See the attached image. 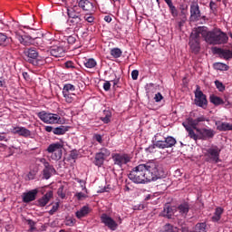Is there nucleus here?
<instances>
[{
	"label": "nucleus",
	"instance_id": "1",
	"mask_svg": "<svg viewBox=\"0 0 232 232\" xmlns=\"http://www.w3.org/2000/svg\"><path fill=\"white\" fill-rule=\"evenodd\" d=\"M162 169L159 164L149 161L145 164H140L134 167L128 175V178L134 184H148L159 180L163 175Z\"/></svg>",
	"mask_w": 232,
	"mask_h": 232
},
{
	"label": "nucleus",
	"instance_id": "2",
	"mask_svg": "<svg viewBox=\"0 0 232 232\" xmlns=\"http://www.w3.org/2000/svg\"><path fill=\"white\" fill-rule=\"evenodd\" d=\"M201 28V36L205 39L208 44H227V41H229V37L227 34L222 32L220 29H216L213 31H207L204 27Z\"/></svg>",
	"mask_w": 232,
	"mask_h": 232
},
{
	"label": "nucleus",
	"instance_id": "3",
	"mask_svg": "<svg viewBox=\"0 0 232 232\" xmlns=\"http://www.w3.org/2000/svg\"><path fill=\"white\" fill-rule=\"evenodd\" d=\"M202 122H209V119L206 116L201 115L196 119L190 118L188 119L189 126H192L193 130L199 134V140H209V139H213L215 137V131L213 129H207V128H198Z\"/></svg>",
	"mask_w": 232,
	"mask_h": 232
},
{
	"label": "nucleus",
	"instance_id": "4",
	"mask_svg": "<svg viewBox=\"0 0 232 232\" xmlns=\"http://www.w3.org/2000/svg\"><path fill=\"white\" fill-rule=\"evenodd\" d=\"M162 135L160 133H157L153 138V145L149 148L150 150H155L158 148L159 150H166L168 148H173L175 144H177V140L172 136H168L167 138L160 139Z\"/></svg>",
	"mask_w": 232,
	"mask_h": 232
},
{
	"label": "nucleus",
	"instance_id": "5",
	"mask_svg": "<svg viewBox=\"0 0 232 232\" xmlns=\"http://www.w3.org/2000/svg\"><path fill=\"white\" fill-rule=\"evenodd\" d=\"M220 151L222 150L217 145H211L209 148L204 149L203 154L206 162L218 164L220 162Z\"/></svg>",
	"mask_w": 232,
	"mask_h": 232
},
{
	"label": "nucleus",
	"instance_id": "6",
	"mask_svg": "<svg viewBox=\"0 0 232 232\" xmlns=\"http://www.w3.org/2000/svg\"><path fill=\"white\" fill-rule=\"evenodd\" d=\"M202 29L201 27H198L196 30H194L189 37L188 46L190 47V50L192 53H198L200 52V37H202Z\"/></svg>",
	"mask_w": 232,
	"mask_h": 232
},
{
	"label": "nucleus",
	"instance_id": "7",
	"mask_svg": "<svg viewBox=\"0 0 232 232\" xmlns=\"http://www.w3.org/2000/svg\"><path fill=\"white\" fill-rule=\"evenodd\" d=\"M37 117L45 124H59L61 121L59 114L48 113L44 111L38 112Z\"/></svg>",
	"mask_w": 232,
	"mask_h": 232
},
{
	"label": "nucleus",
	"instance_id": "8",
	"mask_svg": "<svg viewBox=\"0 0 232 232\" xmlns=\"http://www.w3.org/2000/svg\"><path fill=\"white\" fill-rule=\"evenodd\" d=\"M111 159L114 166H119V168H122V166L131 162V155L128 153H113L111 155Z\"/></svg>",
	"mask_w": 232,
	"mask_h": 232
},
{
	"label": "nucleus",
	"instance_id": "9",
	"mask_svg": "<svg viewBox=\"0 0 232 232\" xmlns=\"http://www.w3.org/2000/svg\"><path fill=\"white\" fill-rule=\"evenodd\" d=\"M202 19V12H200V5L198 2L192 1L190 4V16L189 20L191 23H197Z\"/></svg>",
	"mask_w": 232,
	"mask_h": 232
},
{
	"label": "nucleus",
	"instance_id": "10",
	"mask_svg": "<svg viewBox=\"0 0 232 232\" xmlns=\"http://www.w3.org/2000/svg\"><path fill=\"white\" fill-rule=\"evenodd\" d=\"M39 57V52H37V49L34 47L25 48L24 50V59L27 63H30V64H35L37 62L35 60Z\"/></svg>",
	"mask_w": 232,
	"mask_h": 232
},
{
	"label": "nucleus",
	"instance_id": "11",
	"mask_svg": "<svg viewBox=\"0 0 232 232\" xmlns=\"http://www.w3.org/2000/svg\"><path fill=\"white\" fill-rule=\"evenodd\" d=\"M195 104L196 106L203 108L204 110L208 108V98L206 97V94L200 91V87L198 86L195 92Z\"/></svg>",
	"mask_w": 232,
	"mask_h": 232
},
{
	"label": "nucleus",
	"instance_id": "12",
	"mask_svg": "<svg viewBox=\"0 0 232 232\" xmlns=\"http://www.w3.org/2000/svg\"><path fill=\"white\" fill-rule=\"evenodd\" d=\"M63 144L56 142L52 143L48 146L46 151L47 153H54L52 155L53 160H61V157H63ZM55 151H58V153H55Z\"/></svg>",
	"mask_w": 232,
	"mask_h": 232
},
{
	"label": "nucleus",
	"instance_id": "13",
	"mask_svg": "<svg viewBox=\"0 0 232 232\" xmlns=\"http://www.w3.org/2000/svg\"><path fill=\"white\" fill-rule=\"evenodd\" d=\"M100 218L102 224H104V226L111 229V231H115L117 227H119V224H117V221L111 217L108 216V214L106 213L102 214Z\"/></svg>",
	"mask_w": 232,
	"mask_h": 232
},
{
	"label": "nucleus",
	"instance_id": "14",
	"mask_svg": "<svg viewBox=\"0 0 232 232\" xmlns=\"http://www.w3.org/2000/svg\"><path fill=\"white\" fill-rule=\"evenodd\" d=\"M39 162L44 164L43 177L48 180L52 177V173L55 172V169L44 158L39 159Z\"/></svg>",
	"mask_w": 232,
	"mask_h": 232
},
{
	"label": "nucleus",
	"instance_id": "15",
	"mask_svg": "<svg viewBox=\"0 0 232 232\" xmlns=\"http://www.w3.org/2000/svg\"><path fill=\"white\" fill-rule=\"evenodd\" d=\"M78 6L83 12H87L88 14H93L95 12V5L90 0H80L78 2Z\"/></svg>",
	"mask_w": 232,
	"mask_h": 232
},
{
	"label": "nucleus",
	"instance_id": "16",
	"mask_svg": "<svg viewBox=\"0 0 232 232\" xmlns=\"http://www.w3.org/2000/svg\"><path fill=\"white\" fill-rule=\"evenodd\" d=\"M37 193H39V189L37 188L23 193L22 195L23 202H24V204H29V202H34V200L37 198Z\"/></svg>",
	"mask_w": 232,
	"mask_h": 232
},
{
	"label": "nucleus",
	"instance_id": "17",
	"mask_svg": "<svg viewBox=\"0 0 232 232\" xmlns=\"http://www.w3.org/2000/svg\"><path fill=\"white\" fill-rule=\"evenodd\" d=\"M213 53H216L218 55H220V57H223V59H226L228 61V59H232V51L227 49H222L219 47H214L212 48Z\"/></svg>",
	"mask_w": 232,
	"mask_h": 232
},
{
	"label": "nucleus",
	"instance_id": "18",
	"mask_svg": "<svg viewBox=\"0 0 232 232\" xmlns=\"http://www.w3.org/2000/svg\"><path fill=\"white\" fill-rule=\"evenodd\" d=\"M52 198H53V191L50 190L37 200L39 208H44V206H46V204H48Z\"/></svg>",
	"mask_w": 232,
	"mask_h": 232
},
{
	"label": "nucleus",
	"instance_id": "19",
	"mask_svg": "<svg viewBox=\"0 0 232 232\" xmlns=\"http://www.w3.org/2000/svg\"><path fill=\"white\" fill-rule=\"evenodd\" d=\"M67 23L70 26L74 28L75 32H78V30H81V28H82L84 20H82V16H80V17L74 18L72 20H68Z\"/></svg>",
	"mask_w": 232,
	"mask_h": 232
},
{
	"label": "nucleus",
	"instance_id": "20",
	"mask_svg": "<svg viewBox=\"0 0 232 232\" xmlns=\"http://www.w3.org/2000/svg\"><path fill=\"white\" fill-rule=\"evenodd\" d=\"M11 44V50H15L14 47V40L11 37L6 36L5 34L0 33V46H8Z\"/></svg>",
	"mask_w": 232,
	"mask_h": 232
},
{
	"label": "nucleus",
	"instance_id": "21",
	"mask_svg": "<svg viewBox=\"0 0 232 232\" xmlns=\"http://www.w3.org/2000/svg\"><path fill=\"white\" fill-rule=\"evenodd\" d=\"M215 125L217 126V130L218 131H232V124L229 122L217 121H215Z\"/></svg>",
	"mask_w": 232,
	"mask_h": 232
},
{
	"label": "nucleus",
	"instance_id": "22",
	"mask_svg": "<svg viewBox=\"0 0 232 232\" xmlns=\"http://www.w3.org/2000/svg\"><path fill=\"white\" fill-rule=\"evenodd\" d=\"M14 133L20 135V137H24L25 139L32 136V131L24 127H15L14 129Z\"/></svg>",
	"mask_w": 232,
	"mask_h": 232
},
{
	"label": "nucleus",
	"instance_id": "23",
	"mask_svg": "<svg viewBox=\"0 0 232 232\" xmlns=\"http://www.w3.org/2000/svg\"><path fill=\"white\" fill-rule=\"evenodd\" d=\"M50 53L53 57H63V55H64V48L61 46H54L50 50Z\"/></svg>",
	"mask_w": 232,
	"mask_h": 232
},
{
	"label": "nucleus",
	"instance_id": "24",
	"mask_svg": "<svg viewBox=\"0 0 232 232\" xmlns=\"http://www.w3.org/2000/svg\"><path fill=\"white\" fill-rule=\"evenodd\" d=\"M90 214V207L83 206L80 210L76 211L75 215L78 218H84Z\"/></svg>",
	"mask_w": 232,
	"mask_h": 232
},
{
	"label": "nucleus",
	"instance_id": "25",
	"mask_svg": "<svg viewBox=\"0 0 232 232\" xmlns=\"http://www.w3.org/2000/svg\"><path fill=\"white\" fill-rule=\"evenodd\" d=\"M16 39L19 41L21 44H24V46H30V44L32 43V37L27 35H16Z\"/></svg>",
	"mask_w": 232,
	"mask_h": 232
},
{
	"label": "nucleus",
	"instance_id": "26",
	"mask_svg": "<svg viewBox=\"0 0 232 232\" xmlns=\"http://www.w3.org/2000/svg\"><path fill=\"white\" fill-rule=\"evenodd\" d=\"M161 215L166 218H171V217L175 215V211H173V208H171L169 205H165Z\"/></svg>",
	"mask_w": 232,
	"mask_h": 232
},
{
	"label": "nucleus",
	"instance_id": "27",
	"mask_svg": "<svg viewBox=\"0 0 232 232\" xmlns=\"http://www.w3.org/2000/svg\"><path fill=\"white\" fill-rule=\"evenodd\" d=\"M223 213H224V208L218 207L215 209L214 217H212V222H219L220 218H222Z\"/></svg>",
	"mask_w": 232,
	"mask_h": 232
},
{
	"label": "nucleus",
	"instance_id": "28",
	"mask_svg": "<svg viewBox=\"0 0 232 232\" xmlns=\"http://www.w3.org/2000/svg\"><path fill=\"white\" fill-rule=\"evenodd\" d=\"M69 130H70V127L61 125L59 127L54 128L53 130V133L54 135H64L66 133V131H68Z\"/></svg>",
	"mask_w": 232,
	"mask_h": 232
},
{
	"label": "nucleus",
	"instance_id": "29",
	"mask_svg": "<svg viewBox=\"0 0 232 232\" xmlns=\"http://www.w3.org/2000/svg\"><path fill=\"white\" fill-rule=\"evenodd\" d=\"M103 121V124H110L111 122V112L110 110L103 111V116L100 118Z\"/></svg>",
	"mask_w": 232,
	"mask_h": 232
},
{
	"label": "nucleus",
	"instance_id": "30",
	"mask_svg": "<svg viewBox=\"0 0 232 232\" xmlns=\"http://www.w3.org/2000/svg\"><path fill=\"white\" fill-rule=\"evenodd\" d=\"M207 227L208 225L206 224V222L198 223L190 232H208Z\"/></svg>",
	"mask_w": 232,
	"mask_h": 232
},
{
	"label": "nucleus",
	"instance_id": "31",
	"mask_svg": "<svg viewBox=\"0 0 232 232\" xmlns=\"http://www.w3.org/2000/svg\"><path fill=\"white\" fill-rule=\"evenodd\" d=\"M63 95L65 102H67L68 104H72V102L75 101V97H77L75 93L72 92H64L63 93Z\"/></svg>",
	"mask_w": 232,
	"mask_h": 232
},
{
	"label": "nucleus",
	"instance_id": "32",
	"mask_svg": "<svg viewBox=\"0 0 232 232\" xmlns=\"http://www.w3.org/2000/svg\"><path fill=\"white\" fill-rule=\"evenodd\" d=\"M178 211L180 215H188L189 213V205L188 203H182L178 207Z\"/></svg>",
	"mask_w": 232,
	"mask_h": 232
},
{
	"label": "nucleus",
	"instance_id": "33",
	"mask_svg": "<svg viewBox=\"0 0 232 232\" xmlns=\"http://www.w3.org/2000/svg\"><path fill=\"white\" fill-rule=\"evenodd\" d=\"M83 64L85 66V68H95V66H97V61H95V59L93 58H89V59H85V61L83 62Z\"/></svg>",
	"mask_w": 232,
	"mask_h": 232
},
{
	"label": "nucleus",
	"instance_id": "34",
	"mask_svg": "<svg viewBox=\"0 0 232 232\" xmlns=\"http://www.w3.org/2000/svg\"><path fill=\"white\" fill-rule=\"evenodd\" d=\"M210 102L214 104L215 106H220V104H224V100L222 98L216 96V95H210L209 97Z\"/></svg>",
	"mask_w": 232,
	"mask_h": 232
},
{
	"label": "nucleus",
	"instance_id": "35",
	"mask_svg": "<svg viewBox=\"0 0 232 232\" xmlns=\"http://www.w3.org/2000/svg\"><path fill=\"white\" fill-rule=\"evenodd\" d=\"M106 159H104L103 157H102L101 154H98V152L95 154V158H94V161L93 164L95 166H98V168H101V166H102V164H104V160Z\"/></svg>",
	"mask_w": 232,
	"mask_h": 232
},
{
	"label": "nucleus",
	"instance_id": "36",
	"mask_svg": "<svg viewBox=\"0 0 232 232\" xmlns=\"http://www.w3.org/2000/svg\"><path fill=\"white\" fill-rule=\"evenodd\" d=\"M67 14H68V21H72L73 19H77L79 17H82V15H81V13H77L75 12L74 9H70L67 11Z\"/></svg>",
	"mask_w": 232,
	"mask_h": 232
},
{
	"label": "nucleus",
	"instance_id": "37",
	"mask_svg": "<svg viewBox=\"0 0 232 232\" xmlns=\"http://www.w3.org/2000/svg\"><path fill=\"white\" fill-rule=\"evenodd\" d=\"M111 55L114 59H119L120 57H122V50L119 47L112 48L111 49Z\"/></svg>",
	"mask_w": 232,
	"mask_h": 232
},
{
	"label": "nucleus",
	"instance_id": "38",
	"mask_svg": "<svg viewBox=\"0 0 232 232\" xmlns=\"http://www.w3.org/2000/svg\"><path fill=\"white\" fill-rule=\"evenodd\" d=\"M195 129L193 128H187V131L188 133V137L190 139H193V140H200V134L199 133H195Z\"/></svg>",
	"mask_w": 232,
	"mask_h": 232
},
{
	"label": "nucleus",
	"instance_id": "39",
	"mask_svg": "<svg viewBox=\"0 0 232 232\" xmlns=\"http://www.w3.org/2000/svg\"><path fill=\"white\" fill-rule=\"evenodd\" d=\"M213 66L215 70H220L221 72H227L229 70V66L222 63H215Z\"/></svg>",
	"mask_w": 232,
	"mask_h": 232
},
{
	"label": "nucleus",
	"instance_id": "40",
	"mask_svg": "<svg viewBox=\"0 0 232 232\" xmlns=\"http://www.w3.org/2000/svg\"><path fill=\"white\" fill-rule=\"evenodd\" d=\"M70 92H75V85L72 83L64 84L63 89V93H71Z\"/></svg>",
	"mask_w": 232,
	"mask_h": 232
},
{
	"label": "nucleus",
	"instance_id": "41",
	"mask_svg": "<svg viewBox=\"0 0 232 232\" xmlns=\"http://www.w3.org/2000/svg\"><path fill=\"white\" fill-rule=\"evenodd\" d=\"M162 232H179V227H174L171 224H166Z\"/></svg>",
	"mask_w": 232,
	"mask_h": 232
},
{
	"label": "nucleus",
	"instance_id": "42",
	"mask_svg": "<svg viewBox=\"0 0 232 232\" xmlns=\"http://www.w3.org/2000/svg\"><path fill=\"white\" fill-rule=\"evenodd\" d=\"M179 10H180V17L188 19V5H179Z\"/></svg>",
	"mask_w": 232,
	"mask_h": 232
},
{
	"label": "nucleus",
	"instance_id": "43",
	"mask_svg": "<svg viewBox=\"0 0 232 232\" xmlns=\"http://www.w3.org/2000/svg\"><path fill=\"white\" fill-rule=\"evenodd\" d=\"M111 153V152L110 151V150H108L106 148H102L100 150V151L98 152V154H100L104 159H108V157H110Z\"/></svg>",
	"mask_w": 232,
	"mask_h": 232
},
{
	"label": "nucleus",
	"instance_id": "44",
	"mask_svg": "<svg viewBox=\"0 0 232 232\" xmlns=\"http://www.w3.org/2000/svg\"><path fill=\"white\" fill-rule=\"evenodd\" d=\"M169 8L172 17H179V10L175 5H173V4L169 5Z\"/></svg>",
	"mask_w": 232,
	"mask_h": 232
},
{
	"label": "nucleus",
	"instance_id": "45",
	"mask_svg": "<svg viewBox=\"0 0 232 232\" xmlns=\"http://www.w3.org/2000/svg\"><path fill=\"white\" fill-rule=\"evenodd\" d=\"M77 37H78L77 34L67 36L66 41L68 44H75V43H77Z\"/></svg>",
	"mask_w": 232,
	"mask_h": 232
},
{
	"label": "nucleus",
	"instance_id": "46",
	"mask_svg": "<svg viewBox=\"0 0 232 232\" xmlns=\"http://www.w3.org/2000/svg\"><path fill=\"white\" fill-rule=\"evenodd\" d=\"M215 86L218 90V92H224L226 90V85L222 83V82L216 80L215 81Z\"/></svg>",
	"mask_w": 232,
	"mask_h": 232
},
{
	"label": "nucleus",
	"instance_id": "47",
	"mask_svg": "<svg viewBox=\"0 0 232 232\" xmlns=\"http://www.w3.org/2000/svg\"><path fill=\"white\" fill-rule=\"evenodd\" d=\"M38 172H39V168H34L33 170H31V171L28 173V178H29L31 180H34V179H35V175H37Z\"/></svg>",
	"mask_w": 232,
	"mask_h": 232
},
{
	"label": "nucleus",
	"instance_id": "48",
	"mask_svg": "<svg viewBox=\"0 0 232 232\" xmlns=\"http://www.w3.org/2000/svg\"><path fill=\"white\" fill-rule=\"evenodd\" d=\"M58 197L62 198H66V193L64 192V186H61L57 190Z\"/></svg>",
	"mask_w": 232,
	"mask_h": 232
},
{
	"label": "nucleus",
	"instance_id": "49",
	"mask_svg": "<svg viewBox=\"0 0 232 232\" xmlns=\"http://www.w3.org/2000/svg\"><path fill=\"white\" fill-rule=\"evenodd\" d=\"M93 13H89L83 16L84 21H87V23H93L95 21V18L92 14Z\"/></svg>",
	"mask_w": 232,
	"mask_h": 232
},
{
	"label": "nucleus",
	"instance_id": "50",
	"mask_svg": "<svg viewBox=\"0 0 232 232\" xmlns=\"http://www.w3.org/2000/svg\"><path fill=\"white\" fill-rule=\"evenodd\" d=\"M76 222L77 221L75 220V218H70L65 220V226H69L70 227H72L75 226Z\"/></svg>",
	"mask_w": 232,
	"mask_h": 232
},
{
	"label": "nucleus",
	"instance_id": "51",
	"mask_svg": "<svg viewBox=\"0 0 232 232\" xmlns=\"http://www.w3.org/2000/svg\"><path fill=\"white\" fill-rule=\"evenodd\" d=\"M59 209V202H56L51 210H49V215H55Z\"/></svg>",
	"mask_w": 232,
	"mask_h": 232
},
{
	"label": "nucleus",
	"instance_id": "52",
	"mask_svg": "<svg viewBox=\"0 0 232 232\" xmlns=\"http://www.w3.org/2000/svg\"><path fill=\"white\" fill-rule=\"evenodd\" d=\"M70 157L72 160H75L79 157V152L77 150H72L70 153Z\"/></svg>",
	"mask_w": 232,
	"mask_h": 232
},
{
	"label": "nucleus",
	"instance_id": "53",
	"mask_svg": "<svg viewBox=\"0 0 232 232\" xmlns=\"http://www.w3.org/2000/svg\"><path fill=\"white\" fill-rule=\"evenodd\" d=\"M74 197H76L77 200H82V198H86V194L82 192H77Z\"/></svg>",
	"mask_w": 232,
	"mask_h": 232
},
{
	"label": "nucleus",
	"instance_id": "54",
	"mask_svg": "<svg viewBox=\"0 0 232 232\" xmlns=\"http://www.w3.org/2000/svg\"><path fill=\"white\" fill-rule=\"evenodd\" d=\"M64 65H65V68H67V69L71 68L72 70H73L75 68V63H73V62H72V61L66 62L64 63Z\"/></svg>",
	"mask_w": 232,
	"mask_h": 232
},
{
	"label": "nucleus",
	"instance_id": "55",
	"mask_svg": "<svg viewBox=\"0 0 232 232\" xmlns=\"http://www.w3.org/2000/svg\"><path fill=\"white\" fill-rule=\"evenodd\" d=\"M111 88V83H110L109 81H106V82L103 83V90H104L105 92H110Z\"/></svg>",
	"mask_w": 232,
	"mask_h": 232
},
{
	"label": "nucleus",
	"instance_id": "56",
	"mask_svg": "<svg viewBox=\"0 0 232 232\" xmlns=\"http://www.w3.org/2000/svg\"><path fill=\"white\" fill-rule=\"evenodd\" d=\"M209 8H210L211 12H213V14H214V12H217V3L210 1Z\"/></svg>",
	"mask_w": 232,
	"mask_h": 232
},
{
	"label": "nucleus",
	"instance_id": "57",
	"mask_svg": "<svg viewBox=\"0 0 232 232\" xmlns=\"http://www.w3.org/2000/svg\"><path fill=\"white\" fill-rule=\"evenodd\" d=\"M162 99H164V97L162 96V94L160 92H158L155 94L154 100L156 102H160V101H162Z\"/></svg>",
	"mask_w": 232,
	"mask_h": 232
},
{
	"label": "nucleus",
	"instance_id": "58",
	"mask_svg": "<svg viewBox=\"0 0 232 232\" xmlns=\"http://www.w3.org/2000/svg\"><path fill=\"white\" fill-rule=\"evenodd\" d=\"M27 224L30 227L32 231H34V229H35V222L34 220L28 219Z\"/></svg>",
	"mask_w": 232,
	"mask_h": 232
},
{
	"label": "nucleus",
	"instance_id": "59",
	"mask_svg": "<svg viewBox=\"0 0 232 232\" xmlns=\"http://www.w3.org/2000/svg\"><path fill=\"white\" fill-rule=\"evenodd\" d=\"M131 77L133 81H137V79H139V72L137 70H133L131 72Z\"/></svg>",
	"mask_w": 232,
	"mask_h": 232
},
{
	"label": "nucleus",
	"instance_id": "60",
	"mask_svg": "<svg viewBox=\"0 0 232 232\" xmlns=\"http://www.w3.org/2000/svg\"><path fill=\"white\" fill-rule=\"evenodd\" d=\"M187 20H188V18L180 17V21L178 23L179 28H182V26H184V23H186Z\"/></svg>",
	"mask_w": 232,
	"mask_h": 232
},
{
	"label": "nucleus",
	"instance_id": "61",
	"mask_svg": "<svg viewBox=\"0 0 232 232\" xmlns=\"http://www.w3.org/2000/svg\"><path fill=\"white\" fill-rule=\"evenodd\" d=\"M0 88H6V81L3 77H0Z\"/></svg>",
	"mask_w": 232,
	"mask_h": 232
},
{
	"label": "nucleus",
	"instance_id": "62",
	"mask_svg": "<svg viewBox=\"0 0 232 232\" xmlns=\"http://www.w3.org/2000/svg\"><path fill=\"white\" fill-rule=\"evenodd\" d=\"M94 139L97 140V142H99V144H102V136H101V134H96Z\"/></svg>",
	"mask_w": 232,
	"mask_h": 232
},
{
	"label": "nucleus",
	"instance_id": "63",
	"mask_svg": "<svg viewBox=\"0 0 232 232\" xmlns=\"http://www.w3.org/2000/svg\"><path fill=\"white\" fill-rule=\"evenodd\" d=\"M53 127L52 126H45V131H47V133H52V131H53Z\"/></svg>",
	"mask_w": 232,
	"mask_h": 232
},
{
	"label": "nucleus",
	"instance_id": "64",
	"mask_svg": "<svg viewBox=\"0 0 232 232\" xmlns=\"http://www.w3.org/2000/svg\"><path fill=\"white\" fill-rule=\"evenodd\" d=\"M104 21H106V23H111V16H110V15H105V16H104Z\"/></svg>",
	"mask_w": 232,
	"mask_h": 232
}]
</instances>
